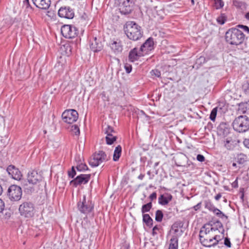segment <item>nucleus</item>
<instances>
[{"label": "nucleus", "instance_id": "1", "mask_svg": "<svg viewBox=\"0 0 249 249\" xmlns=\"http://www.w3.org/2000/svg\"><path fill=\"white\" fill-rule=\"evenodd\" d=\"M245 36L244 34L239 29L232 28L226 32L225 40L228 43L237 46L243 42Z\"/></svg>", "mask_w": 249, "mask_h": 249}, {"label": "nucleus", "instance_id": "2", "mask_svg": "<svg viewBox=\"0 0 249 249\" xmlns=\"http://www.w3.org/2000/svg\"><path fill=\"white\" fill-rule=\"evenodd\" d=\"M124 31L127 37L134 41L138 40L142 36L141 26L132 21L126 22L124 26Z\"/></svg>", "mask_w": 249, "mask_h": 249}, {"label": "nucleus", "instance_id": "3", "mask_svg": "<svg viewBox=\"0 0 249 249\" xmlns=\"http://www.w3.org/2000/svg\"><path fill=\"white\" fill-rule=\"evenodd\" d=\"M234 130L239 133H243L249 129V118L246 115H240L236 117L232 123Z\"/></svg>", "mask_w": 249, "mask_h": 249}, {"label": "nucleus", "instance_id": "4", "mask_svg": "<svg viewBox=\"0 0 249 249\" xmlns=\"http://www.w3.org/2000/svg\"><path fill=\"white\" fill-rule=\"evenodd\" d=\"M18 211L20 215L25 218L33 217L36 212L34 204L30 201L21 203L19 206Z\"/></svg>", "mask_w": 249, "mask_h": 249}, {"label": "nucleus", "instance_id": "5", "mask_svg": "<svg viewBox=\"0 0 249 249\" xmlns=\"http://www.w3.org/2000/svg\"><path fill=\"white\" fill-rule=\"evenodd\" d=\"M7 195L11 201H18L21 198L22 195V189L17 185H12L8 189Z\"/></svg>", "mask_w": 249, "mask_h": 249}, {"label": "nucleus", "instance_id": "6", "mask_svg": "<svg viewBox=\"0 0 249 249\" xmlns=\"http://www.w3.org/2000/svg\"><path fill=\"white\" fill-rule=\"evenodd\" d=\"M115 4L122 15H128L132 10V2L130 0H115Z\"/></svg>", "mask_w": 249, "mask_h": 249}, {"label": "nucleus", "instance_id": "7", "mask_svg": "<svg viewBox=\"0 0 249 249\" xmlns=\"http://www.w3.org/2000/svg\"><path fill=\"white\" fill-rule=\"evenodd\" d=\"M108 160L105 152L100 151L98 153L94 154L89 160V164L92 167H97L100 164Z\"/></svg>", "mask_w": 249, "mask_h": 249}, {"label": "nucleus", "instance_id": "8", "mask_svg": "<svg viewBox=\"0 0 249 249\" xmlns=\"http://www.w3.org/2000/svg\"><path fill=\"white\" fill-rule=\"evenodd\" d=\"M61 32L62 36L66 38H72L77 36L78 31L74 26L64 25L62 26Z\"/></svg>", "mask_w": 249, "mask_h": 249}, {"label": "nucleus", "instance_id": "9", "mask_svg": "<svg viewBox=\"0 0 249 249\" xmlns=\"http://www.w3.org/2000/svg\"><path fill=\"white\" fill-rule=\"evenodd\" d=\"M63 121L68 124H72L76 122L78 117V113L74 109L65 110L62 114Z\"/></svg>", "mask_w": 249, "mask_h": 249}, {"label": "nucleus", "instance_id": "10", "mask_svg": "<svg viewBox=\"0 0 249 249\" xmlns=\"http://www.w3.org/2000/svg\"><path fill=\"white\" fill-rule=\"evenodd\" d=\"M78 210L83 213H88L91 212L93 209V205L91 202L86 201V196H84L82 201H79L77 204Z\"/></svg>", "mask_w": 249, "mask_h": 249}, {"label": "nucleus", "instance_id": "11", "mask_svg": "<svg viewBox=\"0 0 249 249\" xmlns=\"http://www.w3.org/2000/svg\"><path fill=\"white\" fill-rule=\"evenodd\" d=\"M27 182L33 185L38 184L42 180V177L36 171L32 170L29 172L27 175Z\"/></svg>", "mask_w": 249, "mask_h": 249}, {"label": "nucleus", "instance_id": "12", "mask_svg": "<svg viewBox=\"0 0 249 249\" xmlns=\"http://www.w3.org/2000/svg\"><path fill=\"white\" fill-rule=\"evenodd\" d=\"M90 177V174H81L72 180L70 183L75 187L82 184H86L89 180Z\"/></svg>", "mask_w": 249, "mask_h": 249}, {"label": "nucleus", "instance_id": "13", "mask_svg": "<svg viewBox=\"0 0 249 249\" xmlns=\"http://www.w3.org/2000/svg\"><path fill=\"white\" fill-rule=\"evenodd\" d=\"M58 14L60 17L68 19H72L74 16L73 9L69 6L61 7L58 10Z\"/></svg>", "mask_w": 249, "mask_h": 249}, {"label": "nucleus", "instance_id": "14", "mask_svg": "<svg viewBox=\"0 0 249 249\" xmlns=\"http://www.w3.org/2000/svg\"><path fill=\"white\" fill-rule=\"evenodd\" d=\"M7 172L11 177L16 180H19L22 177L20 171L14 165H10L7 168Z\"/></svg>", "mask_w": 249, "mask_h": 249}, {"label": "nucleus", "instance_id": "15", "mask_svg": "<svg viewBox=\"0 0 249 249\" xmlns=\"http://www.w3.org/2000/svg\"><path fill=\"white\" fill-rule=\"evenodd\" d=\"M143 55V53L141 52L140 49L138 50L137 48L132 49L129 53L128 59L131 62H134L137 60L139 58Z\"/></svg>", "mask_w": 249, "mask_h": 249}, {"label": "nucleus", "instance_id": "16", "mask_svg": "<svg viewBox=\"0 0 249 249\" xmlns=\"http://www.w3.org/2000/svg\"><path fill=\"white\" fill-rule=\"evenodd\" d=\"M34 4L39 9H48L51 5V0H32Z\"/></svg>", "mask_w": 249, "mask_h": 249}, {"label": "nucleus", "instance_id": "17", "mask_svg": "<svg viewBox=\"0 0 249 249\" xmlns=\"http://www.w3.org/2000/svg\"><path fill=\"white\" fill-rule=\"evenodd\" d=\"M103 45L102 42L98 39L96 37L93 38V39L90 43V48L94 52H98L103 49Z\"/></svg>", "mask_w": 249, "mask_h": 249}, {"label": "nucleus", "instance_id": "18", "mask_svg": "<svg viewBox=\"0 0 249 249\" xmlns=\"http://www.w3.org/2000/svg\"><path fill=\"white\" fill-rule=\"evenodd\" d=\"M154 44L153 39L152 37L148 38L140 48L141 52L146 53L153 49Z\"/></svg>", "mask_w": 249, "mask_h": 249}, {"label": "nucleus", "instance_id": "19", "mask_svg": "<svg viewBox=\"0 0 249 249\" xmlns=\"http://www.w3.org/2000/svg\"><path fill=\"white\" fill-rule=\"evenodd\" d=\"M172 198L173 196L170 194H162L159 197V203L161 205H167L171 201Z\"/></svg>", "mask_w": 249, "mask_h": 249}, {"label": "nucleus", "instance_id": "20", "mask_svg": "<svg viewBox=\"0 0 249 249\" xmlns=\"http://www.w3.org/2000/svg\"><path fill=\"white\" fill-rule=\"evenodd\" d=\"M110 47L115 53H121L123 50V46L119 40L113 41L110 43Z\"/></svg>", "mask_w": 249, "mask_h": 249}, {"label": "nucleus", "instance_id": "21", "mask_svg": "<svg viewBox=\"0 0 249 249\" xmlns=\"http://www.w3.org/2000/svg\"><path fill=\"white\" fill-rule=\"evenodd\" d=\"M213 231L215 230L209 224H205L200 229L199 235H209Z\"/></svg>", "mask_w": 249, "mask_h": 249}, {"label": "nucleus", "instance_id": "22", "mask_svg": "<svg viewBox=\"0 0 249 249\" xmlns=\"http://www.w3.org/2000/svg\"><path fill=\"white\" fill-rule=\"evenodd\" d=\"M142 221L148 227H151L153 226V220L148 214L142 215Z\"/></svg>", "mask_w": 249, "mask_h": 249}, {"label": "nucleus", "instance_id": "23", "mask_svg": "<svg viewBox=\"0 0 249 249\" xmlns=\"http://www.w3.org/2000/svg\"><path fill=\"white\" fill-rule=\"evenodd\" d=\"M122 154V147L121 145H118L116 147L114 151L113 160L114 161H117L119 160Z\"/></svg>", "mask_w": 249, "mask_h": 249}, {"label": "nucleus", "instance_id": "24", "mask_svg": "<svg viewBox=\"0 0 249 249\" xmlns=\"http://www.w3.org/2000/svg\"><path fill=\"white\" fill-rule=\"evenodd\" d=\"M178 238L177 236H174L170 239V243L168 249H178Z\"/></svg>", "mask_w": 249, "mask_h": 249}, {"label": "nucleus", "instance_id": "25", "mask_svg": "<svg viewBox=\"0 0 249 249\" xmlns=\"http://www.w3.org/2000/svg\"><path fill=\"white\" fill-rule=\"evenodd\" d=\"M247 156L243 154L240 153L237 156V162L239 164H244L247 160Z\"/></svg>", "mask_w": 249, "mask_h": 249}, {"label": "nucleus", "instance_id": "26", "mask_svg": "<svg viewBox=\"0 0 249 249\" xmlns=\"http://www.w3.org/2000/svg\"><path fill=\"white\" fill-rule=\"evenodd\" d=\"M152 204L151 202H149L146 204L143 205L141 209V211L142 214H145V213L149 212L150 209L152 208Z\"/></svg>", "mask_w": 249, "mask_h": 249}, {"label": "nucleus", "instance_id": "27", "mask_svg": "<svg viewBox=\"0 0 249 249\" xmlns=\"http://www.w3.org/2000/svg\"><path fill=\"white\" fill-rule=\"evenodd\" d=\"M227 18L225 14L221 13L220 15L217 18L216 21L218 23L223 25L225 23Z\"/></svg>", "mask_w": 249, "mask_h": 249}, {"label": "nucleus", "instance_id": "28", "mask_svg": "<svg viewBox=\"0 0 249 249\" xmlns=\"http://www.w3.org/2000/svg\"><path fill=\"white\" fill-rule=\"evenodd\" d=\"M205 208L210 211L213 212L216 208L214 207L213 203L209 200L204 201Z\"/></svg>", "mask_w": 249, "mask_h": 249}, {"label": "nucleus", "instance_id": "29", "mask_svg": "<svg viewBox=\"0 0 249 249\" xmlns=\"http://www.w3.org/2000/svg\"><path fill=\"white\" fill-rule=\"evenodd\" d=\"M117 137L113 134L106 137V142L108 145H111L116 141Z\"/></svg>", "mask_w": 249, "mask_h": 249}, {"label": "nucleus", "instance_id": "30", "mask_svg": "<svg viewBox=\"0 0 249 249\" xmlns=\"http://www.w3.org/2000/svg\"><path fill=\"white\" fill-rule=\"evenodd\" d=\"M214 239H213V237L209 238L208 241H205L206 242V245L204 247L210 248L212 247H214L218 244L217 241L213 242Z\"/></svg>", "mask_w": 249, "mask_h": 249}, {"label": "nucleus", "instance_id": "31", "mask_svg": "<svg viewBox=\"0 0 249 249\" xmlns=\"http://www.w3.org/2000/svg\"><path fill=\"white\" fill-rule=\"evenodd\" d=\"M163 214L161 210H158L156 212L155 220L157 222H160L162 221Z\"/></svg>", "mask_w": 249, "mask_h": 249}, {"label": "nucleus", "instance_id": "32", "mask_svg": "<svg viewBox=\"0 0 249 249\" xmlns=\"http://www.w3.org/2000/svg\"><path fill=\"white\" fill-rule=\"evenodd\" d=\"M200 242L204 246L206 245V242L205 241H208L209 238H211L209 235H199Z\"/></svg>", "mask_w": 249, "mask_h": 249}, {"label": "nucleus", "instance_id": "33", "mask_svg": "<svg viewBox=\"0 0 249 249\" xmlns=\"http://www.w3.org/2000/svg\"><path fill=\"white\" fill-rule=\"evenodd\" d=\"M217 217L223 218L224 217L227 218L228 217L224 213H223L220 210L218 209L217 208H215L214 209V211L213 212Z\"/></svg>", "mask_w": 249, "mask_h": 249}, {"label": "nucleus", "instance_id": "34", "mask_svg": "<svg viewBox=\"0 0 249 249\" xmlns=\"http://www.w3.org/2000/svg\"><path fill=\"white\" fill-rule=\"evenodd\" d=\"M104 131L105 133L107 134L106 136H108L115 133V131L113 128L109 125H107L106 128H105Z\"/></svg>", "mask_w": 249, "mask_h": 249}, {"label": "nucleus", "instance_id": "35", "mask_svg": "<svg viewBox=\"0 0 249 249\" xmlns=\"http://www.w3.org/2000/svg\"><path fill=\"white\" fill-rule=\"evenodd\" d=\"M225 146L228 149H231L232 148V143L233 142L231 141V139L227 138L224 142Z\"/></svg>", "mask_w": 249, "mask_h": 249}, {"label": "nucleus", "instance_id": "36", "mask_svg": "<svg viewBox=\"0 0 249 249\" xmlns=\"http://www.w3.org/2000/svg\"><path fill=\"white\" fill-rule=\"evenodd\" d=\"M71 130L76 136H78L80 134L79 128L76 124L71 126Z\"/></svg>", "mask_w": 249, "mask_h": 249}, {"label": "nucleus", "instance_id": "37", "mask_svg": "<svg viewBox=\"0 0 249 249\" xmlns=\"http://www.w3.org/2000/svg\"><path fill=\"white\" fill-rule=\"evenodd\" d=\"M215 7L216 9L222 8L224 5L222 0H214Z\"/></svg>", "mask_w": 249, "mask_h": 249}, {"label": "nucleus", "instance_id": "38", "mask_svg": "<svg viewBox=\"0 0 249 249\" xmlns=\"http://www.w3.org/2000/svg\"><path fill=\"white\" fill-rule=\"evenodd\" d=\"M76 168L79 171H84L88 169L87 165L85 163H80L77 165Z\"/></svg>", "mask_w": 249, "mask_h": 249}, {"label": "nucleus", "instance_id": "39", "mask_svg": "<svg viewBox=\"0 0 249 249\" xmlns=\"http://www.w3.org/2000/svg\"><path fill=\"white\" fill-rule=\"evenodd\" d=\"M217 109L216 107H215L212 109V110L211 112V114H210V119L212 121H215V118L216 116V114H217Z\"/></svg>", "mask_w": 249, "mask_h": 249}, {"label": "nucleus", "instance_id": "40", "mask_svg": "<svg viewBox=\"0 0 249 249\" xmlns=\"http://www.w3.org/2000/svg\"><path fill=\"white\" fill-rule=\"evenodd\" d=\"M242 89L246 94H249V81H246L244 83Z\"/></svg>", "mask_w": 249, "mask_h": 249}, {"label": "nucleus", "instance_id": "41", "mask_svg": "<svg viewBox=\"0 0 249 249\" xmlns=\"http://www.w3.org/2000/svg\"><path fill=\"white\" fill-rule=\"evenodd\" d=\"M237 27L238 28L242 29L245 33L249 34V27L246 25H238Z\"/></svg>", "mask_w": 249, "mask_h": 249}, {"label": "nucleus", "instance_id": "42", "mask_svg": "<svg viewBox=\"0 0 249 249\" xmlns=\"http://www.w3.org/2000/svg\"><path fill=\"white\" fill-rule=\"evenodd\" d=\"M151 74L152 75H155L157 77H160L161 75L160 71L157 69L152 70L151 71Z\"/></svg>", "mask_w": 249, "mask_h": 249}, {"label": "nucleus", "instance_id": "43", "mask_svg": "<svg viewBox=\"0 0 249 249\" xmlns=\"http://www.w3.org/2000/svg\"><path fill=\"white\" fill-rule=\"evenodd\" d=\"M124 69H125V71L126 72V73H129L131 71H132L131 65L126 63L124 65Z\"/></svg>", "mask_w": 249, "mask_h": 249}, {"label": "nucleus", "instance_id": "44", "mask_svg": "<svg viewBox=\"0 0 249 249\" xmlns=\"http://www.w3.org/2000/svg\"><path fill=\"white\" fill-rule=\"evenodd\" d=\"M206 62V58L204 56H200L196 60V63L199 64H203Z\"/></svg>", "mask_w": 249, "mask_h": 249}, {"label": "nucleus", "instance_id": "45", "mask_svg": "<svg viewBox=\"0 0 249 249\" xmlns=\"http://www.w3.org/2000/svg\"><path fill=\"white\" fill-rule=\"evenodd\" d=\"M75 175H76V171L74 169V167H72L71 168V171H69L68 175H69V177L73 178Z\"/></svg>", "mask_w": 249, "mask_h": 249}, {"label": "nucleus", "instance_id": "46", "mask_svg": "<svg viewBox=\"0 0 249 249\" xmlns=\"http://www.w3.org/2000/svg\"><path fill=\"white\" fill-rule=\"evenodd\" d=\"M224 245L228 248L231 247V243L230 239L228 237H226L224 239Z\"/></svg>", "mask_w": 249, "mask_h": 249}, {"label": "nucleus", "instance_id": "47", "mask_svg": "<svg viewBox=\"0 0 249 249\" xmlns=\"http://www.w3.org/2000/svg\"><path fill=\"white\" fill-rule=\"evenodd\" d=\"M234 3V5L238 8H241L245 5V3L242 1H236Z\"/></svg>", "mask_w": 249, "mask_h": 249}, {"label": "nucleus", "instance_id": "48", "mask_svg": "<svg viewBox=\"0 0 249 249\" xmlns=\"http://www.w3.org/2000/svg\"><path fill=\"white\" fill-rule=\"evenodd\" d=\"M4 208H5L4 202L1 199H0V213H1L3 212V210H4Z\"/></svg>", "mask_w": 249, "mask_h": 249}, {"label": "nucleus", "instance_id": "49", "mask_svg": "<svg viewBox=\"0 0 249 249\" xmlns=\"http://www.w3.org/2000/svg\"><path fill=\"white\" fill-rule=\"evenodd\" d=\"M149 198L150 200V202H152V201L156 199L157 198V193L156 192H153L152 194H151L150 196H149Z\"/></svg>", "mask_w": 249, "mask_h": 249}, {"label": "nucleus", "instance_id": "50", "mask_svg": "<svg viewBox=\"0 0 249 249\" xmlns=\"http://www.w3.org/2000/svg\"><path fill=\"white\" fill-rule=\"evenodd\" d=\"M205 157L201 154H198L197 155L196 157V160L200 161V162H203L205 160Z\"/></svg>", "mask_w": 249, "mask_h": 249}, {"label": "nucleus", "instance_id": "51", "mask_svg": "<svg viewBox=\"0 0 249 249\" xmlns=\"http://www.w3.org/2000/svg\"><path fill=\"white\" fill-rule=\"evenodd\" d=\"M160 227L158 226H155L153 227V230H152V234L153 236H155L157 234V233L156 232V231H158L160 230Z\"/></svg>", "mask_w": 249, "mask_h": 249}, {"label": "nucleus", "instance_id": "52", "mask_svg": "<svg viewBox=\"0 0 249 249\" xmlns=\"http://www.w3.org/2000/svg\"><path fill=\"white\" fill-rule=\"evenodd\" d=\"M243 143L245 147L249 149V138L245 139Z\"/></svg>", "mask_w": 249, "mask_h": 249}, {"label": "nucleus", "instance_id": "53", "mask_svg": "<svg viewBox=\"0 0 249 249\" xmlns=\"http://www.w3.org/2000/svg\"><path fill=\"white\" fill-rule=\"evenodd\" d=\"M201 207V203L199 202L198 204H197L196 205L194 206L193 207V209L195 211H197L200 209Z\"/></svg>", "mask_w": 249, "mask_h": 249}, {"label": "nucleus", "instance_id": "54", "mask_svg": "<svg viewBox=\"0 0 249 249\" xmlns=\"http://www.w3.org/2000/svg\"><path fill=\"white\" fill-rule=\"evenodd\" d=\"M213 239H214V241H217L218 243H219V241L221 240V239L220 238V236L218 235H216L213 236Z\"/></svg>", "mask_w": 249, "mask_h": 249}, {"label": "nucleus", "instance_id": "55", "mask_svg": "<svg viewBox=\"0 0 249 249\" xmlns=\"http://www.w3.org/2000/svg\"><path fill=\"white\" fill-rule=\"evenodd\" d=\"M244 18L249 21V11L245 14Z\"/></svg>", "mask_w": 249, "mask_h": 249}, {"label": "nucleus", "instance_id": "56", "mask_svg": "<svg viewBox=\"0 0 249 249\" xmlns=\"http://www.w3.org/2000/svg\"><path fill=\"white\" fill-rule=\"evenodd\" d=\"M221 197V195L220 194H218L215 196L214 198L216 200H218Z\"/></svg>", "mask_w": 249, "mask_h": 249}, {"label": "nucleus", "instance_id": "57", "mask_svg": "<svg viewBox=\"0 0 249 249\" xmlns=\"http://www.w3.org/2000/svg\"><path fill=\"white\" fill-rule=\"evenodd\" d=\"M21 183H22V186L24 187L27 185V182L25 180H22Z\"/></svg>", "mask_w": 249, "mask_h": 249}, {"label": "nucleus", "instance_id": "58", "mask_svg": "<svg viewBox=\"0 0 249 249\" xmlns=\"http://www.w3.org/2000/svg\"><path fill=\"white\" fill-rule=\"evenodd\" d=\"M144 177V175L143 174H141L139 176H138V178L141 179V180H142L143 178Z\"/></svg>", "mask_w": 249, "mask_h": 249}, {"label": "nucleus", "instance_id": "59", "mask_svg": "<svg viewBox=\"0 0 249 249\" xmlns=\"http://www.w3.org/2000/svg\"><path fill=\"white\" fill-rule=\"evenodd\" d=\"M216 223L217 224V226H218L220 228V227H223L222 224L219 221H216Z\"/></svg>", "mask_w": 249, "mask_h": 249}, {"label": "nucleus", "instance_id": "60", "mask_svg": "<svg viewBox=\"0 0 249 249\" xmlns=\"http://www.w3.org/2000/svg\"><path fill=\"white\" fill-rule=\"evenodd\" d=\"M24 3L25 4H29V0H25L24 1Z\"/></svg>", "mask_w": 249, "mask_h": 249}, {"label": "nucleus", "instance_id": "61", "mask_svg": "<svg viewBox=\"0 0 249 249\" xmlns=\"http://www.w3.org/2000/svg\"><path fill=\"white\" fill-rule=\"evenodd\" d=\"M2 191H3V190H2V187L0 185V196L1 195Z\"/></svg>", "mask_w": 249, "mask_h": 249}, {"label": "nucleus", "instance_id": "62", "mask_svg": "<svg viewBox=\"0 0 249 249\" xmlns=\"http://www.w3.org/2000/svg\"><path fill=\"white\" fill-rule=\"evenodd\" d=\"M181 157H182V159H186V157H185L184 155H182V156H181Z\"/></svg>", "mask_w": 249, "mask_h": 249}, {"label": "nucleus", "instance_id": "63", "mask_svg": "<svg viewBox=\"0 0 249 249\" xmlns=\"http://www.w3.org/2000/svg\"><path fill=\"white\" fill-rule=\"evenodd\" d=\"M191 2H192V4H193V5H194V4H195V1H194V0H191Z\"/></svg>", "mask_w": 249, "mask_h": 249}, {"label": "nucleus", "instance_id": "64", "mask_svg": "<svg viewBox=\"0 0 249 249\" xmlns=\"http://www.w3.org/2000/svg\"><path fill=\"white\" fill-rule=\"evenodd\" d=\"M236 163H232V166H236Z\"/></svg>", "mask_w": 249, "mask_h": 249}]
</instances>
